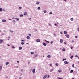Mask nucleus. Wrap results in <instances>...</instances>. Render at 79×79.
I'll return each mask as SVG.
<instances>
[{"label": "nucleus", "mask_w": 79, "mask_h": 79, "mask_svg": "<svg viewBox=\"0 0 79 79\" xmlns=\"http://www.w3.org/2000/svg\"><path fill=\"white\" fill-rule=\"evenodd\" d=\"M42 44L43 45H44V46H47V44L45 43L44 42H43L42 43Z\"/></svg>", "instance_id": "nucleus-3"}, {"label": "nucleus", "mask_w": 79, "mask_h": 79, "mask_svg": "<svg viewBox=\"0 0 79 79\" xmlns=\"http://www.w3.org/2000/svg\"><path fill=\"white\" fill-rule=\"evenodd\" d=\"M64 63L65 64H68L69 63V62H67V61H65Z\"/></svg>", "instance_id": "nucleus-10"}, {"label": "nucleus", "mask_w": 79, "mask_h": 79, "mask_svg": "<svg viewBox=\"0 0 79 79\" xmlns=\"http://www.w3.org/2000/svg\"><path fill=\"white\" fill-rule=\"evenodd\" d=\"M21 42H25V40H22Z\"/></svg>", "instance_id": "nucleus-46"}, {"label": "nucleus", "mask_w": 79, "mask_h": 79, "mask_svg": "<svg viewBox=\"0 0 79 79\" xmlns=\"http://www.w3.org/2000/svg\"><path fill=\"white\" fill-rule=\"evenodd\" d=\"M53 41H51L50 42V44H53Z\"/></svg>", "instance_id": "nucleus-47"}, {"label": "nucleus", "mask_w": 79, "mask_h": 79, "mask_svg": "<svg viewBox=\"0 0 79 79\" xmlns=\"http://www.w3.org/2000/svg\"><path fill=\"white\" fill-rule=\"evenodd\" d=\"M58 71L59 73H61V72H62V70H58Z\"/></svg>", "instance_id": "nucleus-13"}, {"label": "nucleus", "mask_w": 79, "mask_h": 79, "mask_svg": "<svg viewBox=\"0 0 79 79\" xmlns=\"http://www.w3.org/2000/svg\"><path fill=\"white\" fill-rule=\"evenodd\" d=\"M64 44L65 45H66V43L64 42Z\"/></svg>", "instance_id": "nucleus-57"}, {"label": "nucleus", "mask_w": 79, "mask_h": 79, "mask_svg": "<svg viewBox=\"0 0 79 79\" xmlns=\"http://www.w3.org/2000/svg\"><path fill=\"white\" fill-rule=\"evenodd\" d=\"M35 31L36 32V31H37V30L36 29H35Z\"/></svg>", "instance_id": "nucleus-55"}, {"label": "nucleus", "mask_w": 79, "mask_h": 79, "mask_svg": "<svg viewBox=\"0 0 79 79\" xmlns=\"http://www.w3.org/2000/svg\"><path fill=\"white\" fill-rule=\"evenodd\" d=\"M2 22H6V20H2Z\"/></svg>", "instance_id": "nucleus-18"}, {"label": "nucleus", "mask_w": 79, "mask_h": 79, "mask_svg": "<svg viewBox=\"0 0 79 79\" xmlns=\"http://www.w3.org/2000/svg\"><path fill=\"white\" fill-rule=\"evenodd\" d=\"M12 48H15V47L14 46H12Z\"/></svg>", "instance_id": "nucleus-48"}, {"label": "nucleus", "mask_w": 79, "mask_h": 79, "mask_svg": "<svg viewBox=\"0 0 79 79\" xmlns=\"http://www.w3.org/2000/svg\"><path fill=\"white\" fill-rule=\"evenodd\" d=\"M21 77H20L19 78V79H21Z\"/></svg>", "instance_id": "nucleus-62"}, {"label": "nucleus", "mask_w": 79, "mask_h": 79, "mask_svg": "<svg viewBox=\"0 0 79 79\" xmlns=\"http://www.w3.org/2000/svg\"><path fill=\"white\" fill-rule=\"evenodd\" d=\"M7 45L8 46H9V47H10V45L9 44H7Z\"/></svg>", "instance_id": "nucleus-59"}, {"label": "nucleus", "mask_w": 79, "mask_h": 79, "mask_svg": "<svg viewBox=\"0 0 79 79\" xmlns=\"http://www.w3.org/2000/svg\"><path fill=\"white\" fill-rule=\"evenodd\" d=\"M17 63H19V61H17Z\"/></svg>", "instance_id": "nucleus-64"}, {"label": "nucleus", "mask_w": 79, "mask_h": 79, "mask_svg": "<svg viewBox=\"0 0 79 79\" xmlns=\"http://www.w3.org/2000/svg\"><path fill=\"white\" fill-rule=\"evenodd\" d=\"M3 42V40H0V44H2Z\"/></svg>", "instance_id": "nucleus-6"}, {"label": "nucleus", "mask_w": 79, "mask_h": 79, "mask_svg": "<svg viewBox=\"0 0 79 79\" xmlns=\"http://www.w3.org/2000/svg\"><path fill=\"white\" fill-rule=\"evenodd\" d=\"M66 37H67V38H69V36L68 35H65Z\"/></svg>", "instance_id": "nucleus-8"}, {"label": "nucleus", "mask_w": 79, "mask_h": 79, "mask_svg": "<svg viewBox=\"0 0 79 79\" xmlns=\"http://www.w3.org/2000/svg\"><path fill=\"white\" fill-rule=\"evenodd\" d=\"M35 57H37V56H38V55L37 54L35 55Z\"/></svg>", "instance_id": "nucleus-29"}, {"label": "nucleus", "mask_w": 79, "mask_h": 79, "mask_svg": "<svg viewBox=\"0 0 79 79\" xmlns=\"http://www.w3.org/2000/svg\"><path fill=\"white\" fill-rule=\"evenodd\" d=\"M49 25L50 26H52V25H51L50 23H49Z\"/></svg>", "instance_id": "nucleus-50"}, {"label": "nucleus", "mask_w": 79, "mask_h": 79, "mask_svg": "<svg viewBox=\"0 0 79 79\" xmlns=\"http://www.w3.org/2000/svg\"><path fill=\"white\" fill-rule=\"evenodd\" d=\"M40 7H39L37 8L38 10H40Z\"/></svg>", "instance_id": "nucleus-40"}, {"label": "nucleus", "mask_w": 79, "mask_h": 79, "mask_svg": "<svg viewBox=\"0 0 79 79\" xmlns=\"http://www.w3.org/2000/svg\"><path fill=\"white\" fill-rule=\"evenodd\" d=\"M73 70H71L70 71V73H73Z\"/></svg>", "instance_id": "nucleus-31"}, {"label": "nucleus", "mask_w": 79, "mask_h": 79, "mask_svg": "<svg viewBox=\"0 0 79 79\" xmlns=\"http://www.w3.org/2000/svg\"><path fill=\"white\" fill-rule=\"evenodd\" d=\"M31 55H33V54H34V52H31Z\"/></svg>", "instance_id": "nucleus-24"}, {"label": "nucleus", "mask_w": 79, "mask_h": 79, "mask_svg": "<svg viewBox=\"0 0 79 79\" xmlns=\"http://www.w3.org/2000/svg\"><path fill=\"white\" fill-rule=\"evenodd\" d=\"M60 34H63V31H60Z\"/></svg>", "instance_id": "nucleus-41"}, {"label": "nucleus", "mask_w": 79, "mask_h": 79, "mask_svg": "<svg viewBox=\"0 0 79 79\" xmlns=\"http://www.w3.org/2000/svg\"><path fill=\"white\" fill-rule=\"evenodd\" d=\"M2 10H3V9L2 8H0V12L2 11Z\"/></svg>", "instance_id": "nucleus-22"}, {"label": "nucleus", "mask_w": 79, "mask_h": 79, "mask_svg": "<svg viewBox=\"0 0 79 79\" xmlns=\"http://www.w3.org/2000/svg\"><path fill=\"white\" fill-rule=\"evenodd\" d=\"M15 19L16 20V21H19V18H16Z\"/></svg>", "instance_id": "nucleus-19"}, {"label": "nucleus", "mask_w": 79, "mask_h": 79, "mask_svg": "<svg viewBox=\"0 0 79 79\" xmlns=\"http://www.w3.org/2000/svg\"><path fill=\"white\" fill-rule=\"evenodd\" d=\"M21 72H23L24 71V70H23V69H21Z\"/></svg>", "instance_id": "nucleus-34"}, {"label": "nucleus", "mask_w": 79, "mask_h": 79, "mask_svg": "<svg viewBox=\"0 0 79 79\" xmlns=\"http://www.w3.org/2000/svg\"><path fill=\"white\" fill-rule=\"evenodd\" d=\"M10 63V62H7L5 63L6 65H8Z\"/></svg>", "instance_id": "nucleus-7"}, {"label": "nucleus", "mask_w": 79, "mask_h": 79, "mask_svg": "<svg viewBox=\"0 0 79 79\" xmlns=\"http://www.w3.org/2000/svg\"><path fill=\"white\" fill-rule=\"evenodd\" d=\"M70 20L71 21H73V20H74V19H73V18H71Z\"/></svg>", "instance_id": "nucleus-20"}, {"label": "nucleus", "mask_w": 79, "mask_h": 79, "mask_svg": "<svg viewBox=\"0 0 79 79\" xmlns=\"http://www.w3.org/2000/svg\"><path fill=\"white\" fill-rule=\"evenodd\" d=\"M9 32H11V33H13V31L12 30H9Z\"/></svg>", "instance_id": "nucleus-17"}, {"label": "nucleus", "mask_w": 79, "mask_h": 79, "mask_svg": "<svg viewBox=\"0 0 79 79\" xmlns=\"http://www.w3.org/2000/svg\"><path fill=\"white\" fill-rule=\"evenodd\" d=\"M28 35H29V36H32V35H31V34H29Z\"/></svg>", "instance_id": "nucleus-38"}, {"label": "nucleus", "mask_w": 79, "mask_h": 79, "mask_svg": "<svg viewBox=\"0 0 79 79\" xmlns=\"http://www.w3.org/2000/svg\"><path fill=\"white\" fill-rule=\"evenodd\" d=\"M49 77H50V75H48V77L47 78H49Z\"/></svg>", "instance_id": "nucleus-52"}, {"label": "nucleus", "mask_w": 79, "mask_h": 79, "mask_svg": "<svg viewBox=\"0 0 79 79\" xmlns=\"http://www.w3.org/2000/svg\"><path fill=\"white\" fill-rule=\"evenodd\" d=\"M66 60V58L63 59L62 61H65V60Z\"/></svg>", "instance_id": "nucleus-30"}, {"label": "nucleus", "mask_w": 79, "mask_h": 79, "mask_svg": "<svg viewBox=\"0 0 79 79\" xmlns=\"http://www.w3.org/2000/svg\"><path fill=\"white\" fill-rule=\"evenodd\" d=\"M44 13H47V11L46 10H44L43 11Z\"/></svg>", "instance_id": "nucleus-32"}, {"label": "nucleus", "mask_w": 79, "mask_h": 79, "mask_svg": "<svg viewBox=\"0 0 79 79\" xmlns=\"http://www.w3.org/2000/svg\"><path fill=\"white\" fill-rule=\"evenodd\" d=\"M2 69V66H0V71H1Z\"/></svg>", "instance_id": "nucleus-14"}, {"label": "nucleus", "mask_w": 79, "mask_h": 79, "mask_svg": "<svg viewBox=\"0 0 79 79\" xmlns=\"http://www.w3.org/2000/svg\"><path fill=\"white\" fill-rule=\"evenodd\" d=\"M77 31H79V27H78L77 29Z\"/></svg>", "instance_id": "nucleus-45"}, {"label": "nucleus", "mask_w": 79, "mask_h": 79, "mask_svg": "<svg viewBox=\"0 0 79 79\" xmlns=\"http://www.w3.org/2000/svg\"><path fill=\"white\" fill-rule=\"evenodd\" d=\"M57 79H63V78H60V77L57 78Z\"/></svg>", "instance_id": "nucleus-44"}, {"label": "nucleus", "mask_w": 79, "mask_h": 79, "mask_svg": "<svg viewBox=\"0 0 79 79\" xmlns=\"http://www.w3.org/2000/svg\"><path fill=\"white\" fill-rule=\"evenodd\" d=\"M40 3V2H36V5H39V4Z\"/></svg>", "instance_id": "nucleus-16"}, {"label": "nucleus", "mask_w": 79, "mask_h": 79, "mask_svg": "<svg viewBox=\"0 0 79 79\" xmlns=\"http://www.w3.org/2000/svg\"><path fill=\"white\" fill-rule=\"evenodd\" d=\"M54 71V69H52V70H51L50 71V72H52V71Z\"/></svg>", "instance_id": "nucleus-39"}, {"label": "nucleus", "mask_w": 79, "mask_h": 79, "mask_svg": "<svg viewBox=\"0 0 79 79\" xmlns=\"http://www.w3.org/2000/svg\"><path fill=\"white\" fill-rule=\"evenodd\" d=\"M75 38H77V36H75Z\"/></svg>", "instance_id": "nucleus-51"}, {"label": "nucleus", "mask_w": 79, "mask_h": 79, "mask_svg": "<svg viewBox=\"0 0 79 79\" xmlns=\"http://www.w3.org/2000/svg\"><path fill=\"white\" fill-rule=\"evenodd\" d=\"M73 57H74V56L72 55V56L70 57L71 59H72V58H73Z\"/></svg>", "instance_id": "nucleus-26"}, {"label": "nucleus", "mask_w": 79, "mask_h": 79, "mask_svg": "<svg viewBox=\"0 0 79 79\" xmlns=\"http://www.w3.org/2000/svg\"><path fill=\"white\" fill-rule=\"evenodd\" d=\"M47 57H48V58H50V57H51V56H50V55L49 54L47 56Z\"/></svg>", "instance_id": "nucleus-12"}, {"label": "nucleus", "mask_w": 79, "mask_h": 79, "mask_svg": "<svg viewBox=\"0 0 79 79\" xmlns=\"http://www.w3.org/2000/svg\"><path fill=\"white\" fill-rule=\"evenodd\" d=\"M32 71L33 74H34V73H35V69H33Z\"/></svg>", "instance_id": "nucleus-1"}, {"label": "nucleus", "mask_w": 79, "mask_h": 79, "mask_svg": "<svg viewBox=\"0 0 79 79\" xmlns=\"http://www.w3.org/2000/svg\"><path fill=\"white\" fill-rule=\"evenodd\" d=\"M12 19H15V18H14V17H13V18H12Z\"/></svg>", "instance_id": "nucleus-56"}, {"label": "nucleus", "mask_w": 79, "mask_h": 79, "mask_svg": "<svg viewBox=\"0 0 79 79\" xmlns=\"http://www.w3.org/2000/svg\"><path fill=\"white\" fill-rule=\"evenodd\" d=\"M24 16H27V13L26 12H24Z\"/></svg>", "instance_id": "nucleus-2"}, {"label": "nucleus", "mask_w": 79, "mask_h": 79, "mask_svg": "<svg viewBox=\"0 0 79 79\" xmlns=\"http://www.w3.org/2000/svg\"><path fill=\"white\" fill-rule=\"evenodd\" d=\"M12 22L13 23H15V22H16V21H15V20H14L12 21Z\"/></svg>", "instance_id": "nucleus-33"}, {"label": "nucleus", "mask_w": 79, "mask_h": 79, "mask_svg": "<svg viewBox=\"0 0 79 79\" xmlns=\"http://www.w3.org/2000/svg\"><path fill=\"white\" fill-rule=\"evenodd\" d=\"M60 43H63V39H61L60 40Z\"/></svg>", "instance_id": "nucleus-11"}, {"label": "nucleus", "mask_w": 79, "mask_h": 79, "mask_svg": "<svg viewBox=\"0 0 79 79\" xmlns=\"http://www.w3.org/2000/svg\"><path fill=\"white\" fill-rule=\"evenodd\" d=\"M32 69H30V72H31V71H32Z\"/></svg>", "instance_id": "nucleus-43"}, {"label": "nucleus", "mask_w": 79, "mask_h": 79, "mask_svg": "<svg viewBox=\"0 0 79 79\" xmlns=\"http://www.w3.org/2000/svg\"><path fill=\"white\" fill-rule=\"evenodd\" d=\"M36 41L37 42H40V40L39 39H37L36 40Z\"/></svg>", "instance_id": "nucleus-5"}, {"label": "nucleus", "mask_w": 79, "mask_h": 79, "mask_svg": "<svg viewBox=\"0 0 79 79\" xmlns=\"http://www.w3.org/2000/svg\"><path fill=\"white\" fill-rule=\"evenodd\" d=\"M50 66H52V64H50Z\"/></svg>", "instance_id": "nucleus-60"}, {"label": "nucleus", "mask_w": 79, "mask_h": 79, "mask_svg": "<svg viewBox=\"0 0 79 79\" xmlns=\"http://www.w3.org/2000/svg\"><path fill=\"white\" fill-rule=\"evenodd\" d=\"M74 64H73L72 65V67L73 68H74Z\"/></svg>", "instance_id": "nucleus-36"}, {"label": "nucleus", "mask_w": 79, "mask_h": 79, "mask_svg": "<svg viewBox=\"0 0 79 79\" xmlns=\"http://www.w3.org/2000/svg\"><path fill=\"white\" fill-rule=\"evenodd\" d=\"M45 42H46L47 43H49V41H47V40H45Z\"/></svg>", "instance_id": "nucleus-35"}, {"label": "nucleus", "mask_w": 79, "mask_h": 79, "mask_svg": "<svg viewBox=\"0 0 79 79\" xmlns=\"http://www.w3.org/2000/svg\"><path fill=\"white\" fill-rule=\"evenodd\" d=\"M3 32H6L5 30H4Z\"/></svg>", "instance_id": "nucleus-63"}, {"label": "nucleus", "mask_w": 79, "mask_h": 79, "mask_svg": "<svg viewBox=\"0 0 79 79\" xmlns=\"http://www.w3.org/2000/svg\"><path fill=\"white\" fill-rule=\"evenodd\" d=\"M21 45H24V43L23 42H22L21 43Z\"/></svg>", "instance_id": "nucleus-23"}, {"label": "nucleus", "mask_w": 79, "mask_h": 79, "mask_svg": "<svg viewBox=\"0 0 79 79\" xmlns=\"http://www.w3.org/2000/svg\"><path fill=\"white\" fill-rule=\"evenodd\" d=\"M28 19H29V20H31V18H28Z\"/></svg>", "instance_id": "nucleus-53"}, {"label": "nucleus", "mask_w": 79, "mask_h": 79, "mask_svg": "<svg viewBox=\"0 0 79 79\" xmlns=\"http://www.w3.org/2000/svg\"><path fill=\"white\" fill-rule=\"evenodd\" d=\"M54 25H55V26H57V24L56 23Z\"/></svg>", "instance_id": "nucleus-54"}, {"label": "nucleus", "mask_w": 79, "mask_h": 79, "mask_svg": "<svg viewBox=\"0 0 79 79\" xmlns=\"http://www.w3.org/2000/svg\"><path fill=\"white\" fill-rule=\"evenodd\" d=\"M64 34H67V32L65 31H64Z\"/></svg>", "instance_id": "nucleus-25"}, {"label": "nucleus", "mask_w": 79, "mask_h": 79, "mask_svg": "<svg viewBox=\"0 0 79 79\" xmlns=\"http://www.w3.org/2000/svg\"><path fill=\"white\" fill-rule=\"evenodd\" d=\"M19 10H21V9H22V7H19Z\"/></svg>", "instance_id": "nucleus-27"}, {"label": "nucleus", "mask_w": 79, "mask_h": 79, "mask_svg": "<svg viewBox=\"0 0 79 79\" xmlns=\"http://www.w3.org/2000/svg\"><path fill=\"white\" fill-rule=\"evenodd\" d=\"M65 48H63L62 49V51H65Z\"/></svg>", "instance_id": "nucleus-37"}, {"label": "nucleus", "mask_w": 79, "mask_h": 79, "mask_svg": "<svg viewBox=\"0 0 79 79\" xmlns=\"http://www.w3.org/2000/svg\"><path fill=\"white\" fill-rule=\"evenodd\" d=\"M22 49H23V48L22 47H20L19 48V50H22Z\"/></svg>", "instance_id": "nucleus-9"}, {"label": "nucleus", "mask_w": 79, "mask_h": 79, "mask_svg": "<svg viewBox=\"0 0 79 79\" xmlns=\"http://www.w3.org/2000/svg\"><path fill=\"white\" fill-rule=\"evenodd\" d=\"M52 12H50L49 13V15H52Z\"/></svg>", "instance_id": "nucleus-42"}, {"label": "nucleus", "mask_w": 79, "mask_h": 79, "mask_svg": "<svg viewBox=\"0 0 79 79\" xmlns=\"http://www.w3.org/2000/svg\"><path fill=\"white\" fill-rule=\"evenodd\" d=\"M23 14H21L20 15V17H23Z\"/></svg>", "instance_id": "nucleus-28"}, {"label": "nucleus", "mask_w": 79, "mask_h": 79, "mask_svg": "<svg viewBox=\"0 0 79 79\" xmlns=\"http://www.w3.org/2000/svg\"><path fill=\"white\" fill-rule=\"evenodd\" d=\"M47 77V75H45L44 77L43 78V79H45Z\"/></svg>", "instance_id": "nucleus-4"}, {"label": "nucleus", "mask_w": 79, "mask_h": 79, "mask_svg": "<svg viewBox=\"0 0 79 79\" xmlns=\"http://www.w3.org/2000/svg\"><path fill=\"white\" fill-rule=\"evenodd\" d=\"M55 64L56 66H58V63Z\"/></svg>", "instance_id": "nucleus-21"}, {"label": "nucleus", "mask_w": 79, "mask_h": 79, "mask_svg": "<svg viewBox=\"0 0 79 79\" xmlns=\"http://www.w3.org/2000/svg\"><path fill=\"white\" fill-rule=\"evenodd\" d=\"M57 24H58H58H59V23H58V22H57Z\"/></svg>", "instance_id": "nucleus-58"}, {"label": "nucleus", "mask_w": 79, "mask_h": 79, "mask_svg": "<svg viewBox=\"0 0 79 79\" xmlns=\"http://www.w3.org/2000/svg\"><path fill=\"white\" fill-rule=\"evenodd\" d=\"M75 57H78V56L77 55H75Z\"/></svg>", "instance_id": "nucleus-49"}, {"label": "nucleus", "mask_w": 79, "mask_h": 79, "mask_svg": "<svg viewBox=\"0 0 79 79\" xmlns=\"http://www.w3.org/2000/svg\"><path fill=\"white\" fill-rule=\"evenodd\" d=\"M26 38L27 39H30V37H29V36H27V37Z\"/></svg>", "instance_id": "nucleus-15"}, {"label": "nucleus", "mask_w": 79, "mask_h": 79, "mask_svg": "<svg viewBox=\"0 0 79 79\" xmlns=\"http://www.w3.org/2000/svg\"><path fill=\"white\" fill-rule=\"evenodd\" d=\"M8 38L9 39H10V37L9 36V37H8Z\"/></svg>", "instance_id": "nucleus-61"}]
</instances>
